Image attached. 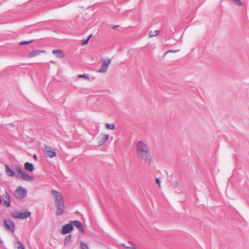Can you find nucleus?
<instances>
[{
    "label": "nucleus",
    "instance_id": "obj_15",
    "mask_svg": "<svg viewBox=\"0 0 249 249\" xmlns=\"http://www.w3.org/2000/svg\"><path fill=\"white\" fill-rule=\"evenodd\" d=\"M12 167L15 171H17L19 173V174H20L23 172L21 168L18 165L14 164V165H12Z\"/></svg>",
    "mask_w": 249,
    "mask_h": 249
},
{
    "label": "nucleus",
    "instance_id": "obj_7",
    "mask_svg": "<svg viewBox=\"0 0 249 249\" xmlns=\"http://www.w3.org/2000/svg\"><path fill=\"white\" fill-rule=\"evenodd\" d=\"M45 156L47 157L53 158L56 155V152L53 148L50 146H46L44 151Z\"/></svg>",
    "mask_w": 249,
    "mask_h": 249
},
{
    "label": "nucleus",
    "instance_id": "obj_35",
    "mask_svg": "<svg viewBox=\"0 0 249 249\" xmlns=\"http://www.w3.org/2000/svg\"><path fill=\"white\" fill-rule=\"evenodd\" d=\"M17 178H19V175H17Z\"/></svg>",
    "mask_w": 249,
    "mask_h": 249
},
{
    "label": "nucleus",
    "instance_id": "obj_19",
    "mask_svg": "<svg viewBox=\"0 0 249 249\" xmlns=\"http://www.w3.org/2000/svg\"><path fill=\"white\" fill-rule=\"evenodd\" d=\"M107 128L110 130H113L115 129V125L114 124H106Z\"/></svg>",
    "mask_w": 249,
    "mask_h": 249
},
{
    "label": "nucleus",
    "instance_id": "obj_3",
    "mask_svg": "<svg viewBox=\"0 0 249 249\" xmlns=\"http://www.w3.org/2000/svg\"><path fill=\"white\" fill-rule=\"evenodd\" d=\"M27 190L19 186L14 192V196L16 198L21 199L27 196Z\"/></svg>",
    "mask_w": 249,
    "mask_h": 249
},
{
    "label": "nucleus",
    "instance_id": "obj_10",
    "mask_svg": "<svg viewBox=\"0 0 249 249\" xmlns=\"http://www.w3.org/2000/svg\"><path fill=\"white\" fill-rule=\"evenodd\" d=\"M72 224L76 227L83 233H85V231L83 228V225L81 222L78 220L71 221Z\"/></svg>",
    "mask_w": 249,
    "mask_h": 249
},
{
    "label": "nucleus",
    "instance_id": "obj_9",
    "mask_svg": "<svg viewBox=\"0 0 249 249\" xmlns=\"http://www.w3.org/2000/svg\"><path fill=\"white\" fill-rule=\"evenodd\" d=\"M46 52L43 50H33V51L29 53L28 54V57L29 58H31L34 57H36L37 55H40L41 53H45Z\"/></svg>",
    "mask_w": 249,
    "mask_h": 249
},
{
    "label": "nucleus",
    "instance_id": "obj_2",
    "mask_svg": "<svg viewBox=\"0 0 249 249\" xmlns=\"http://www.w3.org/2000/svg\"><path fill=\"white\" fill-rule=\"evenodd\" d=\"M52 193L55 198L54 202L56 208V215H61L65 210L63 196L59 192L54 190H53Z\"/></svg>",
    "mask_w": 249,
    "mask_h": 249
},
{
    "label": "nucleus",
    "instance_id": "obj_18",
    "mask_svg": "<svg viewBox=\"0 0 249 249\" xmlns=\"http://www.w3.org/2000/svg\"><path fill=\"white\" fill-rule=\"evenodd\" d=\"M80 249H89L88 245L86 243H85L82 241H81L80 242Z\"/></svg>",
    "mask_w": 249,
    "mask_h": 249
},
{
    "label": "nucleus",
    "instance_id": "obj_20",
    "mask_svg": "<svg viewBox=\"0 0 249 249\" xmlns=\"http://www.w3.org/2000/svg\"><path fill=\"white\" fill-rule=\"evenodd\" d=\"M3 205L8 208L11 205V201L10 200H9V198L7 200H3Z\"/></svg>",
    "mask_w": 249,
    "mask_h": 249
},
{
    "label": "nucleus",
    "instance_id": "obj_4",
    "mask_svg": "<svg viewBox=\"0 0 249 249\" xmlns=\"http://www.w3.org/2000/svg\"><path fill=\"white\" fill-rule=\"evenodd\" d=\"M3 225L7 231L11 232L15 231V226L11 219H5L3 221Z\"/></svg>",
    "mask_w": 249,
    "mask_h": 249
},
{
    "label": "nucleus",
    "instance_id": "obj_6",
    "mask_svg": "<svg viewBox=\"0 0 249 249\" xmlns=\"http://www.w3.org/2000/svg\"><path fill=\"white\" fill-rule=\"evenodd\" d=\"M101 62L102 68L99 69L98 71L100 73H105L108 69L109 65L111 63V60L109 59L107 60H102Z\"/></svg>",
    "mask_w": 249,
    "mask_h": 249
},
{
    "label": "nucleus",
    "instance_id": "obj_31",
    "mask_svg": "<svg viewBox=\"0 0 249 249\" xmlns=\"http://www.w3.org/2000/svg\"><path fill=\"white\" fill-rule=\"evenodd\" d=\"M119 26V25H114L112 27V29L113 30H115V29H117Z\"/></svg>",
    "mask_w": 249,
    "mask_h": 249
},
{
    "label": "nucleus",
    "instance_id": "obj_27",
    "mask_svg": "<svg viewBox=\"0 0 249 249\" xmlns=\"http://www.w3.org/2000/svg\"><path fill=\"white\" fill-rule=\"evenodd\" d=\"M4 199L3 200H7L9 198V200H10V197L8 193L6 192L5 195H4Z\"/></svg>",
    "mask_w": 249,
    "mask_h": 249
},
{
    "label": "nucleus",
    "instance_id": "obj_25",
    "mask_svg": "<svg viewBox=\"0 0 249 249\" xmlns=\"http://www.w3.org/2000/svg\"><path fill=\"white\" fill-rule=\"evenodd\" d=\"M18 249H25L24 246L19 241L18 242Z\"/></svg>",
    "mask_w": 249,
    "mask_h": 249
},
{
    "label": "nucleus",
    "instance_id": "obj_34",
    "mask_svg": "<svg viewBox=\"0 0 249 249\" xmlns=\"http://www.w3.org/2000/svg\"><path fill=\"white\" fill-rule=\"evenodd\" d=\"M128 243L129 245H132V243H131V242H130V241H128Z\"/></svg>",
    "mask_w": 249,
    "mask_h": 249
},
{
    "label": "nucleus",
    "instance_id": "obj_30",
    "mask_svg": "<svg viewBox=\"0 0 249 249\" xmlns=\"http://www.w3.org/2000/svg\"><path fill=\"white\" fill-rule=\"evenodd\" d=\"M178 51V50H170L166 52V53L172 52V53H176Z\"/></svg>",
    "mask_w": 249,
    "mask_h": 249
},
{
    "label": "nucleus",
    "instance_id": "obj_28",
    "mask_svg": "<svg viewBox=\"0 0 249 249\" xmlns=\"http://www.w3.org/2000/svg\"><path fill=\"white\" fill-rule=\"evenodd\" d=\"M120 245L126 249H135L134 247L126 246L124 243H121Z\"/></svg>",
    "mask_w": 249,
    "mask_h": 249
},
{
    "label": "nucleus",
    "instance_id": "obj_14",
    "mask_svg": "<svg viewBox=\"0 0 249 249\" xmlns=\"http://www.w3.org/2000/svg\"><path fill=\"white\" fill-rule=\"evenodd\" d=\"M5 170L7 176L12 177L15 175V173L8 165H5Z\"/></svg>",
    "mask_w": 249,
    "mask_h": 249
},
{
    "label": "nucleus",
    "instance_id": "obj_21",
    "mask_svg": "<svg viewBox=\"0 0 249 249\" xmlns=\"http://www.w3.org/2000/svg\"><path fill=\"white\" fill-rule=\"evenodd\" d=\"M79 78H84L85 79L89 80V75L88 74L85 73L84 74H80L78 76Z\"/></svg>",
    "mask_w": 249,
    "mask_h": 249
},
{
    "label": "nucleus",
    "instance_id": "obj_33",
    "mask_svg": "<svg viewBox=\"0 0 249 249\" xmlns=\"http://www.w3.org/2000/svg\"><path fill=\"white\" fill-rule=\"evenodd\" d=\"M3 244V241L1 240V239L0 238V244Z\"/></svg>",
    "mask_w": 249,
    "mask_h": 249
},
{
    "label": "nucleus",
    "instance_id": "obj_13",
    "mask_svg": "<svg viewBox=\"0 0 249 249\" xmlns=\"http://www.w3.org/2000/svg\"><path fill=\"white\" fill-rule=\"evenodd\" d=\"M24 168L27 171L30 172H33L34 169L33 164L29 162H26L24 163Z\"/></svg>",
    "mask_w": 249,
    "mask_h": 249
},
{
    "label": "nucleus",
    "instance_id": "obj_23",
    "mask_svg": "<svg viewBox=\"0 0 249 249\" xmlns=\"http://www.w3.org/2000/svg\"><path fill=\"white\" fill-rule=\"evenodd\" d=\"M33 41V40H30V41H21L20 43H19V45H26V44H28L30 43H32V42Z\"/></svg>",
    "mask_w": 249,
    "mask_h": 249
},
{
    "label": "nucleus",
    "instance_id": "obj_5",
    "mask_svg": "<svg viewBox=\"0 0 249 249\" xmlns=\"http://www.w3.org/2000/svg\"><path fill=\"white\" fill-rule=\"evenodd\" d=\"M31 214V213L30 212H15L11 213V215L13 217L16 219H26L28 217L30 216Z\"/></svg>",
    "mask_w": 249,
    "mask_h": 249
},
{
    "label": "nucleus",
    "instance_id": "obj_8",
    "mask_svg": "<svg viewBox=\"0 0 249 249\" xmlns=\"http://www.w3.org/2000/svg\"><path fill=\"white\" fill-rule=\"evenodd\" d=\"M73 229V225L70 221L69 224H65L62 227V233L63 234L69 233L71 232Z\"/></svg>",
    "mask_w": 249,
    "mask_h": 249
},
{
    "label": "nucleus",
    "instance_id": "obj_12",
    "mask_svg": "<svg viewBox=\"0 0 249 249\" xmlns=\"http://www.w3.org/2000/svg\"><path fill=\"white\" fill-rule=\"evenodd\" d=\"M52 53L55 57L59 59L62 58L65 56L64 53L60 50H53Z\"/></svg>",
    "mask_w": 249,
    "mask_h": 249
},
{
    "label": "nucleus",
    "instance_id": "obj_11",
    "mask_svg": "<svg viewBox=\"0 0 249 249\" xmlns=\"http://www.w3.org/2000/svg\"><path fill=\"white\" fill-rule=\"evenodd\" d=\"M20 178L26 181H32L35 180V178L27 175L24 172H22L20 174Z\"/></svg>",
    "mask_w": 249,
    "mask_h": 249
},
{
    "label": "nucleus",
    "instance_id": "obj_26",
    "mask_svg": "<svg viewBox=\"0 0 249 249\" xmlns=\"http://www.w3.org/2000/svg\"><path fill=\"white\" fill-rule=\"evenodd\" d=\"M234 3L238 6H242L243 5V3L241 2V0H233Z\"/></svg>",
    "mask_w": 249,
    "mask_h": 249
},
{
    "label": "nucleus",
    "instance_id": "obj_1",
    "mask_svg": "<svg viewBox=\"0 0 249 249\" xmlns=\"http://www.w3.org/2000/svg\"><path fill=\"white\" fill-rule=\"evenodd\" d=\"M136 150L138 158L143 160L148 165H151L152 157L147 144L142 141H139L136 145Z\"/></svg>",
    "mask_w": 249,
    "mask_h": 249
},
{
    "label": "nucleus",
    "instance_id": "obj_24",
    "mask_svg": "<svg viewBox=\"0 0 249 249\" xmlns=\"http://www.w3.org/2000/svg\"><path fill=\"white\" fill-rule=\"evenodd\" d=\"M71 238V235H69L66 237L65 239V245H66L67 243H68Z\"/></svg>",
    "mask_w": 249,
    "mask_h": 249
},
{
    "label": "nucleus",
    "instance_id": "obj_32",
    "mask_svg": "<svg viewBox=\"0 0 249 249\" xmlns=\"http://www.w3.org/2000/svg\"><path fill=\"white\" fill-rule=\"evenodd\" d=\"M33 158L35 159V160H37V156L36 154L34 155Z\"/></svg>",
    "mask_w": 249,
    "mask_h": 249
},
{
    "label": "nucleus",
    "instance_id": "obj_29",
    "mask_svg": "<svg viewBox=\"0 0 249 249\" xmlns=\"http://www.w3.org/2000/svg\"><path fill=\"white\" fill-rule=\"evenodd\" d=\"M156 183L159 185V187H160V178H158L156 179Z\"/></svg>",
    "mask_w": 249,
    "mask_h": 249
},
{
    "label": "nucleus",
    "instance_id": "obj_22",
    "mask_svg": "<svg viewBox=\"0 0 249 249\" xmlns=\"http://www.w3.org/2000/svg\"><path fill=\"white\" fill-rule=\"evenodd\" d=\"M92 36V35H90L88 37V38H87L85 40H84L82 42V44L83 45H86L87 44L89 41V39L90 38V37Z\"/></svg>",
    "mask_w": 249,
    "mask_h": 249
},
{
    "label": "nucleus",
    "instance_id": "obj_16",
    "mask_svg": "<svg viewBox=\"0 0 249 249\" xmlns=\"http://www.w3.org/2000/svg\"><path fill=\"white\" fill-rule=\"evenodd\" d=\"M109 138V135L108 134H104L103 135L102 138H101V142L102 144H103L107 142Z\"/></svg>",
    "mask_w": 249,
    "mask_h": 249
},
{
    "label": "nucleus",
    "instance_id": "obj_17",
    "mask_svg": "<svg viewBox=\"0 0 249 249\" xmlns=\"http://www.w3.org/2000/svg\"><path fill=\"white\" fill-rule=\"evenodd\" d=\"M159 30H155L154 32L150 31L149 33V36L150 37H153L159 35Z\"/></svg>",
    "mask_w": 249,
    "mask_h": 249
},
{
    "label": "nucleus",
    "instance_id": "obj_36",
    "mask_svg": "<svg viewBox=\"0 0 249 249\" xmlns=\"http://www.w3.org/2000/svg\"><path fill=\"white\" fill-rule=\"evenodd\" d=\"M1 203V198H0V204Z\"/></svg>",
    "mask_w": 249,
    "mask_h": 249
}]
</instances>
